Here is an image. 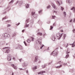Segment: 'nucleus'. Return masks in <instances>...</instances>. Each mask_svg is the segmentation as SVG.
Returning <instances> with one entry per match:
<instances>
[{
    "label": "nucleus",
    "instance_id": "obj_38",
    "mask_svg": "<svg viewBox=\"0 0 75 75\" xmlns=\"http://www.w3.org/2000/svg\"><path fill=\"white\" fill-rule=\"evenodd\" d=\"M45 35H47V34H46V33H44L43 34V37H44V38H45V37H44V36H45Z\"/></svg>",
    "mask_w": 75,
    "mask_h": 75
},
{
    "label": "nucleus",
    "instance_id": "obj_41",
    "mask_svg": "<svg viewBox=\"0 0 75 75\" xmlns=\"http://www.w3.org/2000/svg\"><path fill=\"white\" fill-rule=\"evenodd\" d=\"M51 7V6L49 5L47 7V8H49Z\"/></svg>",
    "mask_w": 75,
    "mask_h": 75
},
{
    "label": "nucleus",
    "instance_id": "obj_4",
    "mask_svg": "<svg viewBox=\"0 0 75 75\" xmlns=\"http://www.w3.org/2000/svg\"><path fill=\"white\" fill-rule=\"evenodd\" d=\"M6 48H7V49L6 50V51L5 52V53H7V54H8V53L10 52V49H9V48H10L8 47H4L3 48V49L4 50V49H6Z\"/></svg>",
    "mask_w": 75,
    "mask_h": 75
},
{
    "label": "nucleus",
    "instance_id": "obj_21",
    "mask_svg": "<svg viewBox=\"0 0 75 75\" xmlns=\"http://www.w3.org/2000/svg\"><path fill=\"white\" fill-rule=\"evenodd\" d=\"M71 10H74L73 11L75 12V8L74 7H73L72 8H71Z\"/></svg>",
    "mask_w": 75,
    "mask_h": 75
},
{
    "label": "nucleus",
    "instance_id": "obj_22",
    "mask_svg": "<svg viewBox=\"0 0 75 75\" xmlns=\"http://www.w3.org/2000/svg\"><path fill=\"white\" fill-rule=\"evenodd\" d=\"M16 35V33H14L12 34V37H15Z\"/></svg>",
    "mask_w": 75,
    "mask_h": 75
},
{
    "label": "nucleus",
    "instance_id": "obj_50",
    "mask_svg": "<svg viewBox=\"0 0 75 75\" xmlns=\"http://www.w3.org/2000/svg\"><path fill=\"white\" fill-rule=\"evenodd\" d=\"M72 21V19H71V20L70 21V22L71 23Z\"/></svg>",
    "mask_w": 75,
    "mask_h": 75
},
{
    "label": "nucleus",
    "instance_id": "obj_27",
    "mask_svg": "<svg viewBox=\"0 0 75 75\" xmlns=\"http://www.w3.org/2000/svg\"><path fill=\"white\" fill-rule=\"evenodd\" d=\"M74 43L75 42H74L73 44H71L72 47H75V44H74Z\"/></svg>",
    "mask_w": 75,
    "mask_h": 75
},
{
    "label": "nucleus",
    "instance_id": "obj_10",
    "mask_svg": "<svg viewBox=\"0 0 75 75\" xmlns=\"http://www.w3.org/2000/svg\"><path fill=\"white\" fill-rule=\"evenodd\" d=\"M52 7L55 9V10L57 9V8H56V6H55V5L54 4H52Z\"/></svg>",
    "mask_w": 75,
    "mask_h": 75
},
{
    "label": "nucleus",
    "instance_id": "obj_56",
    "mask_svg": "<svg viewBox=\"0 0 75 75\" xmlns=\"http://www.w3.org/2000/svg\"><path fill=\"white\" fill-rule=\"evenodd\" d=\"M12 59H13V60H15V57H13V58Z\"/></svg>",
    "mask_w": 75,
    "mask_h": 75
},
{
    "label": "nucleus",
    "instance_id": "obj_64",
    "mask_svg": "<svg viewBox=\"0 0 75 75\" xmlns=\"http://www.w3.org/2000/svg\"><path fill=\"white\" fill-rule=\"evenodd\" d=\"M68 3H70V1H69V0L68 1Z\"/></svg>",
    "mask_w": 75,
    "mask_h": 75
},
{
    "label": "nucleus",
    "instance_id": "obj_31",
    "mask_svg": "<svg viewBox=\"0 0 75 75\" xmlns=\"http://www.w3.org/2000/svg\"><path fill=\"white\" fill-rule=\"evenodd\" d=\"M37 68V66H35V67H33V70L34 71V70H35V69H36Z\"/></svg>",
    "mask_w": 75,
    "mask_h": 75
},
{
    "label": "nucleus",
    "instance_id": "obj_62",
    "mask_svg": "<svg viewBox=\"0 0 75 75\" xmlns=\"http://www.w3.org/2000/svg\"><path fill=\"white\" fill-rule=\"evenodd\" d=\"M47 50H49V47H48L47 49Z\"/></svg>",
    "mask_w": 75,
    "mask_h": 75
},
{
    "label": "nucleus",
    "instance_id": "obj_61",
    "mask_svg": "<svg viewBox=\"0 0 75 75\" xmlns=\"http://www.w3.org/2000/svg\"><path fill=\"white\" fill-rule=\"evenodd\" d=\"M38 62V63H41V61H39Z\"/></svg>",
    "mask_w": 75,
    "mask_h": 75
},
{
    "label": "nucleus",
    "instance_id": "obj_35",
    "mask_svg": "<svg viewBox=\"0 0 75 75\" xmlns=\"http://www.w3.org/2000/svg\"><path fill=\"white\" fill-rule=\"evenodd\" d=\"M68 57H69V54H67V55H66L65 58H68Z\"/></svg>",
    "mask_w": 75,
    "mask_h": 75
},
{
    "label": "nucleus",
    "instance_id": "obj_18",
    "mask_svg": "<svg viewBox=\"0 0 75 75\" xmlns=\"http://www.w3.org/2000/svg\"><path fill=\"white\" fill-rule=\"evenodd\" d=\"M63 62H61V61H59L58 62V63H57V64H62Z\"/></svg>",
    "mask_w": 75,
    "mask_h": 75
},
{
    "label": "nucleus",
    "instance_id": "obj_39",
    "mask_svg": "<svg viewBox=\"0 0 75 75\" xmlns=\"http://www.w3.org/2000/svg\"><path fill=\"white\" fill-rule=\"evenodd\" d=\"M7 27H11V25L10 24H8L7 25Z\"/></svg>",
    "mask_w": 75,
    "mask_h": 75
},
{
    "label": "nucleus",
    "instance_id": "obj_33",
    "mask_svg": "<svg viewBox=\"0 0 75 75\" xmlns=\"http://www.w3.org/2000/svg\"><path fill=\"white\" fill-rule=\"evenodd\" d=\"M10 22H11V20H8L6 21V23H10Z\"/></svg>",
    "mask_w": 75,
    "mask_h": 75
},
{
    "label": "nucleus",
    "instance_id": "obj_11",
    "mask_svg": "<svg viewBox=\"0 0 75 75\" xmlns=\"http://www.w3.org/2000/svg\"><path fill=\"white\" fill-rule=\"evenodd\" d=\"M11 66H12V67L13 68L15 69H17V67L16 66H14V64H11Z\"/></svg>",
    "mask_w": 75,
    "mask_h": 75
},
{
    "label": "nucleus",
    "instance_id": "obj_5",
    "mask_svg": "<svg viewBox=\"0 0 75 75\" xmlns=\"http://www.w3.org/2000/svg\"><path fill=\"white\" fill-rule=\"evenodd\" d=\"M32 16L33 17H34V18H36L37 17V14H35V12H32Z\"/></svg>",
    "mask_w": 75,
    "mask_h": 75
},
{
    "label": "nucleus",
    "instance_id": "obj_15",
    "mask_svg": "<svg viewBox=\"0 0 75 75\" xmlns=\"http://www.w3.org/2000/svg\"><path fill=\"white\" fill-rule=\"evenodd\" d=\"M30 5L28 4H27L25 5V7L26 8H28L29 7Z\"/></svg>",
    "mask_w": 75,
    "mask_h": 75
},
{
    "label": "nucleus",
    "instance_id": "obj_48",
    "mask_svg": "<svg viewBox=\"0 0 75 75\" xmlns=\"http://www.w3.org/2000/svg\"><path fill=\"white\" fill-rule=\"evenodd\" d=\"M53 13H57V11H53Z\"/></svg>",
    "mask_w": 75,
    "mask_h": 75
},
{
    "label": "nucleus",
    "instance_id": "obj_2",
    "mask_svg": "<svg viewBox=\"0 0 75 75\" xmlns=\"http://www.w3.org/2000/svg\"><path fill=\"white\" fill-rule=\"evenodd\" d=\"M2 36L4 38H8L10 37V35L7 33H3Z\"/></svg>",
    "mask_w": 75,
    "mask_h": 75
},
{
    "label": "nucleus",
    "instance_id": "obj_8",
    "mask_svg": "<svg viewBox=\"0 0 75 75\" xmlns=\"http://www.w3.org/2000/svg\"><path fill=\"white\" fill-rule=\"evenodd\" d=\"M29 19H28L26 20L25 23L26 24V25H25V27H28V25H29V24H27V23L29 22Z\"/></svg>",
    "mask_w": 75,
    "mask_h": 75
},
{
    "label": "nucleus",
    "instance_id": "obj_51",
    "mask_svg": "<svg viewBox=\"0 0 75 75\" xmlns=\"http://www.w3.org/2000/svg\"><path fill=\"white\" fill-rule=\"evenodd\" d=\"M21 60H22V59H19V61L20 62H21Z\"/></svg>",
    "mask_w": 75,
    "mask_h": 75
},
{
    "label": "nucleus",
    "instance_id": "obj_13",
    "mask_svg": "<svg viewBox=\"0 0 75 75\" xmlns=\"http://www.w3.org/2000/svg\"><path fill=\"white\" fill-rule=\"evenodd\" d=\"M38 57L36 56L35 57V62H37L38 61Z\"/></svg>",
    "mask_w": 75,
    "mask_h": 75
},
{
    "label": "nucleus",
    "instance_id": "obj_52",
    "mask_svg": "<svg viewBox=\"0 0 75 75\" xmlns=\"http://www.w3.org/2000/svg\"><path fill=\"white\" fill-rule=\"evenodd\" d=\"M51 63H52V62H50V63H48V65H50V64H51Z\"/></svg>",
    "mask_w": 75,
    "mask_h": 75
},
{
    "label": "nucleus",
    "instance_id": "obj_1",
    "mask_svg": "<svg viewBox=\"0 0 75 75\" xmlns=\"http://www.w3.org/2000/svg\"><path fill=\"white\" fill-rule=\"evenodd\" d=\"M37 40L36 41V43L38 44L41 45V40H42V38L40 37L38 38V37L37 38Z\"/></svg>",
    "mask_w": 75,
    "mask_h": 75
},
{
    "label": "nucleus",
    "instance_id": "obj_32",
    "mask_svg": "<svg viewBox=\"0 0 75 75\" xmlns=\"http://www.w3.org/2000/svg\"><path fill=\"white\" fill-rule=\"evenodd\" d=\"M30 39H28L27 40V42H28V43H29V42H30Z\"/></svg>",
    "mask_w": 75,
    "mask_h": 75
},
{
    "label": "nucleus",
    "instance_id": "obj_9",
    "mask_svg": "<svg viewBox=\"0 0 75 75\" xmlns=\"http://www.w3.org/2000/svg\"><path fill=\"white\" fill-rule=\"evenodd\" d=\"M52 40L53 41H55L56 40V38H55V36L54 35H52Z\"/></svg>",
    "mask_w": 75,
    "mask_h": 75
},
{
    "label": "nucleus",
    "instance_id": "obj_12",
    "mask_svg": "<svg viewBox=\"0 0 75 75\" xmlns=\"http://www.w3.org/2000/svg\"><path fill=\"white\" fill-rule=\"evenodd\" d=\"M45 71H40L38 73V74H43V73H45Z\"/></svg>",
    "mask_w": 75,
    "mask_h": 75
},
{
    "label": "nucleus",
    "instance_id": "obj_25",
    "mask_svg": "<svg viewBox=\"0 0 75 75\" xmlns=\"http://www.w3.org/2000/svg\"><path fill=\"white\" fill-rule=\"evenodd\" d=\"M47 65L46 64H44L42 66V68H45V66Z\"/></svg>",
    "mask_w": 75,
    "mask_h": 75
},
{
    "label": "nucleus",
    "instance_id": "obj_16",
    "mask_svg": "<svg viewBox=\"0 0 75 75\" xmlns=\"http://www.w3.org/2000/svg\"><path fill=\"white\" fill-rule=\"evenodd\" d=\"M18 47H19L20 49L21 50H23V47H22V46H21V45H19Z\"/></svg>",
    "mask_w": 75,
    "mask_h": 75
},
{
    "label": "nucleus",
    "instance_id": "obj_7",
    "mask_svg": "<svg viewBox=\"0 0 75 75\" xmlns=\"http://www.w3.org/2000/svg\"><path fill=\"white\" fill-rule=\"evenodd\" d=\"M54 51L50 55H53V56H56L58 55V53L56 52H54Z\"/></svg>",
    "mask_w": 75,
    "mask_h": 75
},
{
    "label": "nucleus",
    "instance_id": "obj_42",
    "mask_svg": "<svg viewBox=\"0 0 75 75\" xmlns=\"http://www.w3.org/2000/svg\"><path fill=\"white\" fill-rule=\"evenodd\" d=\"M23 42L24 43V44L25 45V46H27V44H26V43H25V41Z\"/></svg>",
    "mask_w": 75,
    "mask_h": 75
},
{
    "label": "nucleus",
    "instance_id": "obj_19",
    "mask_svg": "<svg viewBox=\"0 0 75 75\" xmlns=\"http://www.w3.org/2000/svg\"><path fill=\"white\" fill-rule=\"evenodd\" d=\"M62 67V65H60V66H57L56 67L57 68H60Z\"/></svg>",
    "mask_w": 75,
    "mask_h": 75
},
{
    "label": "nucleus",
    "instance_id": "obj_40",
    "mask_svg": "<svg viewBox=\"0 0 75 75\" xmlns=\"http://www.w3.org/2000/svg\"><path fill=\"white\" fill-rule=\"evenodd\" d=\"M64 9V8L63 7H61V10L62 11H63V10Z\"/></svg>",
    "mask_w": 75,
    "mask_h": 75
},
{
    "label": "nucleus",
    "instance_id": "obj_53",
    "mask_svg": "<svg viewBox=\"0 0 75 75\" xmlns=\"http://www.w3.org/2000/svg\"><path fill=\"white\" fill-rule=\"evenodd\" d=\"M24 31H25V30H22V33H24Z\"/></svg>",
    "mask_w": 75,
    "mask_h": 75
},
{
    "label": "nucleus",
    "instance_id": "obj_63",
    "mask_svg": "<svg viewBox=\"0 0 75 75\" xmlns=\"http://www.w3.org/2000/svg\"><path fill=\"white\" fill-rule=\"evenodd\" d=\"M74 57V58H75V54H74V55L73 56Z\"/></svg>",
    "mask_w": 75,
    "mask_h": 75
},
{
    "label": "nucleus",
    "instance_id": "obj_3",
    "mask_svg": "<svg viewBox=\"0 0 75 75\" xmlns=\"http://www.w3.org/2000/svg\"><path fill=\"white\" fill-rule=\"evenodd\" d=\"M62 33L61 34L60 33H57V37L58 38H57L58 40H59V39H61V37H62Z\"/></svg>",
    "mask_w": 75,
    "mask_h": 75
},
{
    "label": "nucleus",
    "instance_id": "obj_6",
    "mask_svg": "<svg viewBox=\"0 0 75 75\" xmlns=\"http://www.w3.org/2000/svg\"><path fill=\"white\" fill-rule=\"evenodd\" d=\"M28 65V63L27 62H24L23 64V67L24 68L26 67Z\"/></svg>",
    "mask_w": 75,
    "mask_h": 75
},
{
    "label": "nucleus",
    "instance_id": "obj_17",
    "mask_svg": "<svg viewBox=\"0 0 75 75\" xmlns=\"http://www.w3.org/2000/svg\"><path fill=\"white\" fill-rule=\"evenodd\" d=\"M42 33H38L37 34V35H40L41 36L42 35Z\"/></svg>",
    "mask_w": 75,
    "mask_h": 75
},
{
    "label": "nucleus",
    "instance_id": "obj_55",
    "mask_svg": "<svg viewBox=\"0 0 75 75\" xmlns=\"http://www.w3.org/2000/svg\"><path fill=\"white\" fill-rule=\"evenodd\" d=\"M26 73L27 74H28V70H26Z\"/></svg>",
    "mask_w": 75,
    "mask_h": 75
},
{
    "label": "nucleus",
    "instance_id": "obj_20",
    "mask_svg": "<svg viewBox=\"0 0 75 75\" xmlns=\"http://www.w3.org/2000/svg\"><path fill=\"white\" fill-rule=\"evenodd\" d=\"M64 16L65 17H66L67 16V13H66V12H64Z\"/></svg>",
    "mask_w": 75,
    "mask_h": 75
},
{
    "label": "nucleus",
    "instance_id": "obj_57",
    "mask_svg": "<svg viewBox=\"0 0 75 75\" xmlns=\"http://www.w3.org/2000/svg\"><path fill=\"white\" fill-rule=\"evenodd\" d=\"M19 2V1H17V2H16V4H17V3H18V2Z\"/></svg>",
    "mask_w": 75,
    "mask_h": 75
},
{
    "label": "nucleus",
    "instance_id": "obj_58",
    "mask_svg": "<svg viewBox=\"0 0 75 75\" xmlns=\"http://www.w3.org/2000/svg\"><path fill=\"white\" fill-rule=\"evenodd\" d=\"M12 75H14V73L13 72H12Z\"/></svg>",
    "mask_w": 75,
    "mask_h": 75
},
{
    "label": "nucleus",
    "instance_id": "obj_47",
    "mask_svg": "<svg viewBox=\"0 0 75 75\" xmlns=\"http://www.w3.org/2000/svg\"><path fill=\"white\" fill-rule=\"evenodd\" d=\"M68 46V44H67L66 46L65 47L66 48H67Z\"/></svg>",
    "mask_w": 75,
    "mask_h": 75
},
{
    "label": "nucleus",
    "instance_id": "obj_44",
    "mask_svg": "<svg viewBox=\"0 0 75 75\" xmlns=\"http://www.w3.org/2000/svg\"><path fill=\"white\" fill-rule=\"evenodd\" d=\"M73 33H75V29L73 30Z\"/></svg>",
    "mask_w": 75,
    "mask_h": 75
},
{
    "label": "nucleus",
    "instance_id": "obj_59",
    "mask_svg": "<svg viewBox=\"0 0 75 75\" xmlns=\"http://www.w3.org/2000/svg\"><path fill=\"white\" fill-rule=\"evenodd\" d=\"M75 18L74 19L73 22H75Z\"/></svg>",
    "mask_w": 75,
    "mask_h": 75
},
{
    "label": "nucleus",
    "instance_id": "obj_36",
    "mask_svg": "<svg viewBox=\"0 0 75 75\" xmlns=\"http://www.w3.org/2000/svg\"><path fill=\"white\" fill-rule=\"evenodd\" d=\"M52 28H53V27H52V26L51 25L50 30H52Z\"/></svg>",
    "mask_w": 75,
    "mask_h": 75
},
{
    "label": "nucleus",
    "instance_id": "obj_34",
    "mask_svg": "<svg viewBox=\"0 0 75 75\" xmlns=\"http://www.w3.org/2000/svg\"><path fill=\"white\" fill-rule=\"evenodd\" d=\"M14 1V0H11V2H9V4H10V3H13Z\"/></svg>",
    "mask_w": 75,
    "mask_h": 75
},
{
    "label": "nucleus",
    "instance_id": "obj_45",
    "mask_svg": "<svg viewBox=\"0 0 75 75\" xmlns=\"http://www.w3.org/2000/svg\"><path fill=\"white\" fill-rule=\"evenodd\" d=\"M20 23H17L16 24V25H20Z\"/></svg>",
    "mask_w": 75,
    "mask_h": 75
},
{
    "label": "nucleus",
    "instance_id": "obj_30",
    "mask_svg": "<svg viewBox=\"0 0 75 75\" xmlns=\"http://www.w3.org/2000/svg\"><path fill=\"white\" fill-rule=\"evenodd\" d=\"M66 34H64V35H63V39L64 40H65V37H66Z\"/></svg>",
    "mask_w": 75,
    "mask_h": 75
},
{
    "label": "nucleus",
    "instance_id": "obj_28",
    "mask_svg": "<svg viewBox=\"0 0 75 75\" xmlns=\"http://www.w3.org/2000/svg\"><path fill=\"white\" fill-rule=\"evenodd\" d=\"M41 46H40V49H42V47L44 46V45H41Z\"/></svg>",
    "mask_w": 75,
    "mask_h": 75
},
{
    "label": "nucleus",
    "instance_id": "obj_37",
    "mask_svg": "<svg viewBox=\"0 0 75 75\" xmlns=\"http://www.w3.org/2000/svg\"><path fill=\"white\" fill-rule=\"evenodd\" d=\"M30 39H31V40H32V41H34V38L33 37H31Z\"/></svg>",
    "mask_w": 75,
    "mask_h": 75
},
{
    "label": "nucleus",
    "instance_id": "obj_23",
    "mask_svg": "<svg viewBox=\"0 0 75 75\" xmlns=\"http://www.w3.org/2000/svg\"><path fill=\"white\" fill-rule=\"evenodd\" d=\"M7 18H8V17L7 16H5L4 18H3L2 19V20H5L6 19H7Z\"/></svg>",
    "mask_w": 75,
    "mask_h": 75
},
{
    "label": "nucleus",
    "instance_id": "obj_60",
    "mask_svg": "<svg viewBox=\"0 0 75 75\" xmlns=\"http://www.w3.org/2000/svg\"><path fill=\"white\" fill-rule=\"evenodd\" d=\"M61 32L62 33V32H63V30H61Z\"/></svg>",
    "mask_w": 75,
    "mask_h": 75
},
{
    "label": "nucleus",
    "instance_id": "obj_26",
    "mask_svg": "<svg viewBox=\"0 0 75 75\" xmlns=\"http://www.w3.org/2000/svg\"><path fill=\"white\" fill-rule=\"evenodd\" d=\"M52 19H55V18L56 17V16H52Z\"/></svg>",
    "mask_w": 75,
    "mask_h": 75
},
{
    "label": "nucleus",
    "instance_id": "obj_54",
    "mask_svg": "<svg viewBox=\"0 0 75 75\" xmlns=\"http://www.w3.org/2000/svg\"><path fill=\"white\" fill-rule=\"evenodd\" d=\"M70 53V52H68V50L67 51V54H69Z\"/></svg>",
    "mask_w": 75,
    "mask_h": 75
},
{
    "label": "nucleus",
    "instance_id": "obj_46",
    "mask_svg": "<svg viewBox=\"0 0 75 75\" xmlns=\"http://www.w3.org/2000/svg\"><path fill=\"white\" fill-rule=\"evenodd\" d=\"M19 70L20 71H21V70H24V69L22 68H19Z\"/></svg>",
    "mask_w": 75,
    "mask_h": 75
},
{
    "label": "nucleus",
    "instance_id": "obj_29",
    "mask_svg": "<svg viewBox=\"0 0 75 75\" xmlns=\"http://www.w3.org/2000/svg\"><path fill=\"white\" fill-rule=\"evenodd\" d=\"M7 57H11V54H8L7 55Z\"/></svg>",
    "mask_w": 75,
    "mask_h": 75
},
{
    "label": "nucleus",
    "instance_id": "obj_14",
    "mask_svg": "<svg viewBox=\"0 0 75 75\" xmlns=\"http://www.w3.org/2000/svg\"><path fill=\"white\" fill-rule=\"evenodd\" d=\"M7 59H8V61H11V57H8V58H7Z\"/></svg>",
    "mask_w": 75,
    "mask_h": 75
},
{
    "label": "nucleus",
    "instance_id": "obj_49",
    "mask_svg": "<svg viewBox=\"0 0 75 75\" xmlns=\"http://www.w3.org/2000/svg\"><path fill=\"white\" fill-rule=\"evenodd\" d=\"M67 63H64V64H63V65H67Z\"/></svg>",
    "mask_w": 75,
    "mask_h": 75
},
{
    "label": "nucleus",
    "instance_id": "obj_24",
    "mask_svg": "<svg viewBox=\"0 0 75 75\" xmlns=\"http://www.w3.org/2000/svg\"><path fill=\"white\" fill-rule=\"evenodd\" d=\"M57 4L59 5V6H60V3L59 1H57L56 2Z\"/></svg>",
    "mask_w": 75,
    "mask_h": 75
},
{
    "label": "nucleus",
    "instance_id": "obj_43",
    "mask_svg": "<svg viewBox=\"0 0 75 75\" xmlns=\"http://www.w3.org/2000/svg\"><path fill=\"white\" fill-rule=\"evenodd\" d=\"M42 12V10H40L39 11V14H40Z\"/></svg>",
    "mask_w": 75,
    "mask_h": 75
}]
</instances>
